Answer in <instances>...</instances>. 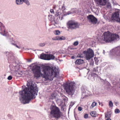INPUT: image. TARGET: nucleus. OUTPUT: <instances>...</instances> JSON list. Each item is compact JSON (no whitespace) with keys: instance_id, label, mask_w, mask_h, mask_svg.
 <instances>
[{"instance_id":"nucleus-34","label":"nucleus","mask_w":120,"mask_h":120,"mask_svg":"<svg viewBox=\"0 0 120 120\" xmlns=\"http://www.w3.org/2000/svg\"><path fill=\"white\" fill-rule=\"evenodd\" d=\"M74 104V103L73 102H71L70 104V106H72Z\"/></svg>"},{"instance_id":"nucleus-4","label":"nucleus","mask_w":120,"mask_h":120,"mask_svg":"<svg viewBox=\"0 0 120 120\" xmlns=\"http://www.w3.org/2000/svg\"><path fill=\"white\" fill-rule=\"evenodd\" d=\"M51 109L50 116L51 117L58 119L62 116V113L61 112L60 109L58 107L53 106Z\"/></svg>"},{"instance_id":"nucleus-30","label":"nucleus","mask_w":120,"mask_h":120,"mask_svg":"<svg viewBox=\"0 0 120 120\" xmlns=\"http://www.w3.org/2000/svg\"><path fill=\"white\" fill-rule=\"evenodd\" d=\"M82 108L80 107H79L78 108V110L79 111H81L82 110Z\"/></svg>"},{"instance_id":"nucleus-39","label":"nucleus","mask_w":120,"mask_h":120,"mask_svg":"<svg viewBox=\"0 0 120 120\" xmlns=\"http://www.w3.org/2000/svg\"><path fill=\"white\" fill-rule=\"evenodd\" d=\"M106 120H111L110 118H108Z\"/></svg>"},{"instance_id":"nucleus-37","label":"nucleus","mask_w":120,"mask_h":120,"mask_svg":"<svg viewBox=\"0 0 120 120\" xmlns=\"http://www.w3.org/2000/svg\"><path fill=\"white\" fill-rule=\"evenodd\" d=\"M58 15H59V14L57 13L56 14H55V16H58Z\"/></svg>"},{"instance_id":"nucleus-31","label":"nucleus","mask_w":120,"mask_h":120,"mask_svg":"<svg viewBox=\"0 0 120 120\" xmlns=\"http://www.w3.org/2000/svg\"><path fill=\"white\" fill-rule=\"evenodd\" d=\"M12 44L14 45L15 46H16V47H17V48H18L19 49H20V47H19V46H18L16 44H14V43H12Z\"/></svg>"},{"instance_id":"nucleus-6","label":"nucleus","mask_w":120,"mask_h":120,"mask_svg":"<svg viewBox=\"0 0 120 120\" xmlns=\"http://www.w3.org/2000/svg\"><path fill=\"white\" fill-rule=\"evenodd\" d=\"M68 27L71 29H75L79 27V25L77 22L73 20L69 21L67 23Z\"/></svg>"},{"instance_id":"nucleus-3","label":"nucleus","mask_w":120,"mask_h":120,"mask_svg":"<svg viewBox=\"0 0 120 120\" xmlns=\"http://www.w3.org/2000/svg\"><path fill=\"white\" fill-rule=\"evenodd\" d=\"M103 34L104 35V41L106 42H109L113 41L119 38L118 35L111 33L109 31L105 32Z\"/></svg>"},{"instance_id":"nucleus-22","label":"nucleus","mask_w":120,"mask_h":120,"mask_svg":"<svg viewBox=\"0 0 120 120\" xmlns=\"http://www.w3.org/2000/svg\"><path fill=\"white\" fill-rule=\"evenodd\" d=\"M120 112V111L118 109H116L115 110V112L116 113H119Z\"/></svg>"},{"instance_id":"nucleus-13","label":"nucleus","mask_w":120,"mask_h":120,"mask_svg":"<svg viewBox=\"0 0 120 120\" xmlns=\"http://www.w3.org/2000/svg\"><path fill=\"white\" fill-rule=\"evenodd\" d=\"M55 58L54 56L52 54H47V60L53 59Z\"/></svg>"},{"instance_id":"nucleus-8","label":"nucleus","mask_w":120,"mask_h":120,"mask_svg":"<svg viewBox=\"0 0 120 120\" xmlns=\"http://www.w3.org/2000/svg\"><path fill=\"white\" fill-rule=\"evenodd\" d=\"M112 20H115L120 22V10H118L113 13L111 17Z\"/></svg>"},{"instance_id":"nucleus-35","label":"nucleus","mask_w":120,"mask_h":120,"mask_svg":"<svg viewBox=\"0 0 120 120\" xmlns=\"http://www.w3.org/2000/svg\"><path fill=\"white\" fill-rule=\"evenodd\" d=\"M1 33H5V30H4H4H3V31H2L1 32Z\"/></svg>"},{"instance_id":"nucleus-1","label":"nucleus","mask_w":120,"mask_h":120,"mask_svg":"<svg viewBox=\"0 0 120 120\" xmlns=\"http://www.w3.org/2000/svg\"><path fill=\"white\" fill-rule=\"evenodd\" d=\"M40 67L36 65L32 69L34 78H38L40 76L46 79L52 81L54 77H56L58 72V70L56 67L51 68L50 66H46L43 67L42 71L43 72L42 74L41 71Z\"/></svg>"},{"instance_id":"nucleus-27","label":"nucleus","mask_w":120,"mask_h":120,"mask_svg":"<svg viewBox=\"0 0 120 120\" xmlns=\"http://www.w3.org/2000/svg\"><path fill=\"white\" fill-rule=\"evenodd\" d=\"M84 118L86 119L88 117V115L87 114H85L84 116Z\"/></svg>"},{"instance_id":"nucleus-15","label":"nucleus","mask_w":120,"mask_h":120,"mask_svg":"<svg viewBox=\"0 0 120 120\" xmlns=\"http://www.w3.org/2000/svg\"><path fill=\"white\" fill-rule=\"evenodd\" d=\"M90 114L91 116L93 117H95L96 115V113L95 111L91 112Z\"/></svg>"},{"instance_id":"nucleus-28","label":"nucleus","mask_w":120,"mask_h":120,"mask_svg":"<svg viewBox=\"0 0 120 120\" xmlns=\"http://www.w3.org/2000/svg\"><path fill=\"white\" fill-rule=\"evenodd\" d=\"M12 79V77L10 75L8 76V80H11Z\"/></svg>"},{"instance_id":"nucleus-41","label":"nucleus","mask_w":120,"mask_h":120,"mask_svg":"<svg viewBox=\"0 0 120 120\" xmlns=\"http://www.w3.org/2000/svg\"><path fill=\"white\" fill-rule=\"evenodd\" d=\"M64 7V6L63 5V6H62V8H63Z\"/></svg>"},{"instance_id":"nucleus-16","label":"nucleus","mask_w":120,"mask_h":120,"mask_svg":"<svg viewBox=\"0 0 120 120\" xmlns=\"http://www.w3.org/2000/svg\"><path fill=\"white\" fill-rule=\"evenodd\" d=\"M16 4L18 5H20L22 4V2L21 0H16Z\"/></svg>"},{"instance_id":"nucleus-33","label":"nucleus","mask_w":120,"mask_h":120,"mask_svg":"<svg viewBox=\"0 0 120 120\" xmlns=\"http://www.w3.org/2000/svg\"><path fill=\"white\" fill-rule=\"evenodd\" d=\"M50 11L51 13H53V14H54V10L53 9H50Z\"/></svg>"},{"instance_id":"nucleus-11","label":"nucleus","mask_w":120,"mask_h":120,"mask_svg":"<svg viewBox=\"0 0 120 120\" xmlns=\"http://www.w3.org/2000/svg\"><path fill=\"white\" fill-rule=\"evenodd\" d=\"M84 62V60L80 59H78L75 60V63L76 64L80 65L82 64Z\"/></svg>"},{"instance_id":"nucleus-38","label":"nucleus","mask_w":120,"mask_h":120,"mask_svg":"<svg viewBox=\"0 0 120 120\" xmlns=\"http://www.w3.org/2000/svg\"><path fill=\"white\" fill-rule=\"evenodd\" d=\"M44 45V44H41L40 45V46H43Z\"/></svg>"},{"instance_id":"nucleus-26","label":"nucleus","mask_w":120,"mask_h":120,"mask_svg":"<svg viewBox=\"0 0 120 120\" xmlns=\"http://www.w3.org/2000/svg\"><path fill=\"white\" fill-rule=\"evenodd\" d=\"M92 75L94 77H97L98 75L95 73H93L92 74Z\"/></svg>"},{"instance_id":"nucleus-25","label":"nucleus","mask_w":120,"mask_h":120,"mask_svg":"<svg viewBox=\"0 0 120 120\" xmlns=\"http://www.w3.org/2000/svg\"><path fill=\"white\" fill-rule=\"evenodd\" d=\"M79 43L78 41L74 42L73 44V45L74 46H76Z\"/></svg>"},{"instance_id":"nucleus-5","label":"nucleus","mask_w":120,"mask_h":120,"mask_svg":"<svg viewBox=\"0 0 120 120\" xmlns=\"http://www.w3.org/2000/svg\"><path fill=\"white\" fill-rule=\"evenodd\" d=\"M65 89L66 93L71 96L74 94V85L71 83L67 84L64 86Z\"/></svg>"},{"instance_id":"nucleus-32","label":"nucleus","mask_w":120,"mask_h":120,"mask_svg":"<svg viewBox=\"0 0 120 120\" xmlns=\"http://www.w3.org/2000/svg\"><path fill=\"white\" fill-rule=\"evenodd\" d=\"M93 71L95 72H97L98 71V70L95 68H94L93 69Z\"/></svg>"},{"instance_id":"nucleus-18","label":"nucleus","mask_w":120,"mask_h":120,"mask_svg":"<svg viewBox=\"0 0 120 120\" xmlns=\"http://www.w3.org/2000/svg\"><path fill=\"white\" fill-rule=\"evenodd\" d=\"M22 1L25 2L28 5H29L30 4L29 2L28 1V0H22Z\"/></svg>"},{"instance_id":"nucleus-20","label":"nucleus","mask_w":120,"mask_h":120,"mask_svg":"<svg viewBox=\"0 0 120 120\" xmlns=\"http://www.w3.org/2000/svg\"><path fill=\"white\" fill-rule=\"evenodd\" d=\"M60 37L57 36L55 38H52V39L53 40H60Z\"/></svg>"},{"instance_id":"nucleus-24","label":"nucleus","mask_w":120,"mask_h":120,"mask_svg":"<svg viewBox=\"0 0 120 120\" xmlns=\"http://www.w3.org/2000/svg\"><path fill=\"white\" fill-rule=\"evenodd\" d=\"M60 32L59 30H57L56 31L55 34L56 35H59L60 34Z\"/></svg>"},{"instance_id":"nucleus-36","label":"nucleus","mask_w":120,"mask_h":120,"mask_svg":"<svg viewBox=\"0 0 120 120\" xmlns=\"http://www.w3.org/2000/svg\"><path fill=\"white\" fill-rule=\"evenodd\" d=\"M71 58L72 59H74L75 58V57L74 56H71Z\"/></svg>"},{"instance_id":"nucleus-12","label":"nucleus","mask_w":120,"mask_h":120,"mask_svg":"<svg viewBox=\"0 0 120 120\" xmlns=\"http://www.w3.org/2000/svg\"><path fill=\"white\" fill-rule=\"evenodd\" d=\"M47 54H44L43 53L41 54L40 57L41 59L47 60Z\"/></svg>"},{"instance_id":"nucleus-7","label":"nucleus","mask_w":120,"mask_h":120,"mask_svg":"<svg viewBox=\"0 0 120 120\" xmlns=\"http://www.w3.org/2000/svg\"><path fill=\"white\" fill-rule=\"evenodd\" d=\"M83 53L86 55V60H89L91 58L93 57L94 55V53L92 50L89 49L86 51H83Z\"/></svg>"},{"instance_id":"nucleus-2","label":"nucleus","mask_w":120,"mask_h":120,"mask_svg":"<svg viewBox=\"0 0 120 120\" xmlns=\"http://www.w3.org/2000/svg\"><path fill=\"white\" fill-rule=\"evenodd\" d=\"M27 87H26L23 90L19 91V93L22 98V102L23 104L29 103L31 99L34 98L35 94H37L38 91V88L34 87L33 84L27 83Z\"/></svg>"},{"instance_id":"nucleus-29","label":"nucleus","mask_w":120,"mask_h":120,"mask_svg":"<svg viewBox=\"0 0 120 120\" xmlns=\"http://www.w3.org/2000/svg\"><path fill=\"white\" fill-rule=\"evenodd\" d=\"M65 37H63V36H62V37H60V40H65Z\"/></svg>"},{"instance_id":"nucleus-10","label":"nucleus","mask_w":120,"mask_h":120,"mask_svg":"<svg viewBox=\"0 0 120 120\" xmlns=\"http://www.w3.org/2000/svg\"><path fill=\"white\" fill-rule=\"evenodd\" d=\"M94 0L97 4L101 6L105 5L106 3V0Z\"/></svg>"},{"instance_id":"nucleus-9","label":"nucleus","mask_w":120,"mask_h":120,"mask_svg":"<svg viewBox=\"0 0 120 120\" xmlns=\"http://www.w3.org/2000/svg\"><path fill=\"white\" fill-rule=\"evenodd\" d=\"M87 18L89 22L94 25L96 24L98 22L97 19L92 15H89Z\"/></svg>"},{"instance_id":"nucleus-17","label":"nucleus","mask_w":120,"mask_h":120,"mask_svg":"<svg viewBox=\"0 0 120 120\" xmlns=\"http://www.w3.org/2000/svg\"><path fill=\"white\" fill-rule=\"evenodd\" d=\"M105 117L106 118H109L111 117V114L110 113L108 112H107L105 115Z\"/></svg>"},{"instance_id":"nucleus-40","label":"nucleus","mask_w":120,"mask_h":120,"mask_svg":"<svg viewBox=\"0 0 120 120\" xmlns=\"http://www.w3.org/2000/svg\"><path fill=\"white\" fill-rule=\"evenodd\" d=\"M0 23L1 24V25H2V23H1V22H0Z\"/></svg>"},{"instance_id":"nucleus-19","label":"nucleus","mask_w":120,"mask_h":120,"mask_svg":"<svg viewBox=\"0 0 120 120\" xmlns=\"http://www.w3.org/2000/svg\"><path fill=\"white\" fill-rule=\"evenodd\" d=\"M96 105V103L95 102H93L91 106H90L91 108H93Z\"/></svg>"},{"instance_id":"nucleus-21","label":"nucleus","mask_w":120,"mask_h":120,"mask_svg":"<svg viewBox=\"0 0 120 120\" xmlns=\"http://www.w3.org/2000/svg\"><path fill=\"white\" fill-rule=\"evenodd\" d=\"M77 57L80 58H82L83 57V55L82 54H79L77 56Z\"/></svg>"},{"instance_id":"nucleus-23","label":"nucleus","mask_w":120,"mask_h":120,"mask_svg":"<svg viewBox=\"0 0 120 120\" xmlns=\"http://www.w3.org/2000/svg\"><path fill=\"white\" fill-rule=\"evenodd\" d=\"M113 106V104L112 102L111 101L109 102V106L110 107H112Z\"/></svg>"},{"instance_id":"nucleus-14","label":"nucleus","mask_w":120,"mask_h":120,"mask_svg":"<svg viewBox=\"0 0 120 120\" xmlns=\"http://www.w3.org/2000/svg\"><path fill=\"white\" fill-rule=\"evenodd\" d=\"M56 94L54 93H52L50 97V99H54L56 97Z\"/></svg>"}]
</instances>
